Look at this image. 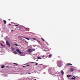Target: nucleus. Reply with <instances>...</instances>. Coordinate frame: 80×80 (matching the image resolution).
Instances as JSON below:
<instances>
[{
    "label": "nucleus",
    "mask_w": 80,
    "mask_h": 80,
    "mask_svg": "<svg viewBox=\"0 0 80 80\" xmlns=\"http://www.w3.org/2000/svg\"><path fill=\"white\" fill-rule=\"evenodd\" d=\"M62 63L63 62H62V61H58L57 63L58 66L59 67H61L62 66Z\"/></svg>",
    "instance_id": "1"
},
{
    "label": "nucleus",
    "mask_w": 80,
    "mask_h": 80,
    "mask_svg": "<svg viewBox=\"0 0 80 80\" xmlns=\"http://www.w3.org/2000/svg\"><path fill=\"white\" fill-rule=\"evenodd\" d=\"M49 73L50 74H51V75H54V74H55V72H54L53 70H52L51 71H49Z\"/></svg>",
    "instance_id": "2"
},
{
    "label": "nucleus",
    "mask_w": 80,
    "mask_h": 80,
    "mask_svg": "<svg viewBox=\"0 0 80 80\" xmlns=\"http://www.w3.org/2000/svg\"><path fill=\"white\" fill-rule=\"evenodd\" d=\"M16 51H17V52H18V53H19L20 54H21L22 53H23V52H21L20 50H19V49H16Z\"/></svg>",
    "instance_id": "3"
},
{
    "label": "nucleus",
    "mask_w": 80,
    "mask_h": 80,
    "mask_svg": "<svg viewBox=\"0 0 80 80\" xmlns=\"http://www.w3.org/2000/svg\"><path fill=\"white\" fill-rule=\"evenodd\" d=\"M28 52L29 53H31L32 52V50L31 48H29L28 49Z\"/></svg>",
    "instance_id": "4"
},
{
    "label": "nucleus",
    "mask_w": 80,
    "mask_h": 80,
    "mask_svg": "<svg viewBox=\"0 0 80 80\" xmlns=\"http://www.w3.org/2000/svg\"><path fill=\"white\" fill-rule=\"evenodd\" d=\"M6 42L7 44V45H8V46H10V43L9 42H8V41H6Z\"/></svg>",
    "instance_id": "5"
},
{
    "label": "nucleus",
    "mask_w": 80,
    "mask_h": 80,
    "mask_svg": "<svg viewBox=\"0 0 80 80\" xmlns=\"http://www.w3.org/2000/svg\"><path fill=\"white\" fill-rule=\"evenodd\" d=\"M71 72H73L74 71V68H71L70 69Z\"/></svg>",
    "instance_id": "6"
},
{
    "label": "nucleus",
    "mask_w": 80,
    "mask_h": 80,
    "mask_svg": "<svg viewBox=\"0 0 80 80\" xmlns=\"http://www.w3.org/2000/svg\"><path fill=\"white\" fill-rule=\"evenodd\" d=\"M61 73H62V75H63V74H64V72H63V71L62 70L61 71Z\"/></svg>",
    "instance_id": "7"
},
{
    "label": "nucleus",
    "mask_w": 80,
    "mask_h": 80,
    "mask_svg": "<svg viewBox=\"0 0 80 80\" xmlns=\"http://www.w3.org/2000/svg\"><path fill=\"white\" fill-rule=\"evenodd\" d=\"M3 22L5 24H6V23H7V21L5 20H3Z\"/></svg>",
    "instance_id": "8"
},
{
    "label": "nucleus",
    "mask_w": 80,
    "mask_h": 80,
    "mask_svg": "<svg viewBox=\"0 0 80 80\" xmlns=\"http://www.w3.org/2000/svg\"><path fill=\"white\" fill-rule=\"evenodd\" d=\"M13 53H14L15 54H17V53H17V52L16 51H14L13 52Z\"/></svg>",
    "instance_id": "9"
},
{
    "label": "nucleus",
    "mask_w": 80,
    "mask_h": 80,
    "mask_svg": "<svg viewBox=\"0 0 80 80\" xmlns=\"http://www.w3.org/2000/svg\"><path fill=\"white\" fill-rule=\"evenodd\" d=\"M1 46H2V47H5V46L4 45H3L2 43H1Z\"/></svg>",
    "instance_id": "10"
},
{
    "label": "nucleus",
    "mask_w": 80,
    "mask_h": 80,
    "mask_svg": "<svg viewBox=\"0 0 80 80\" xmlns=\"http://www.w3.org/2000/svg\"><path fill=\"white\" fill-rule=\"evenodd\" d=\"M11 50H15L14 48L13 47H11Z\"/></svg>",
    "instance_id": "11"
},
{
    "label": "nucleus",
    "mask_w": 80,
    "mask_h": 80,
    "mask_svg": "<svg viewBox=\"0 0 80 80\" xmlns=\"http://www.w3.org/2000/svg\"><path fill=\"white\" fill-rule=\"evenodd\" d=\"M5 68V66L4 65H2V68Z\"/></svg>",
    "instance_id": "12"
},
{
    "label": "nucleus",
    "mask_w": 80,
    "mask_h": 80,
    "mask_svg": "<svg viewBox=\"0 0 80 80\" xmlns=\"http://www.w3.org/2000/svg\"><path fill=\"white\" fill-rule=\"evenodd\" d=\"M75 78H76V77H74L73 78V77H72V79L73 80H75Z\"/></svg>",
    "instance_id": "13"
},
{
    "label": "nucleus",
    "mask_w": 80,
    "mask_h": 80,
    "mask_svg": "<svg viewBox=\"0 0 80 80\" xmlns=\"http://www.w3.org/2000/svg\"><path fill=\"white\" fill-rule=\"evenodd\" d=\"M51 57H52V55L51 54H50L49 55V56H48V57L49 58H51Z\"/></svg>",
    "instance_id": "14"
},
{
    "label": "nucleus",
    "mask_w": 80,
    "mask_h": 80,
    "mask_svg": "<svg viewBox=\"0 0 80 80\" xmlns=\"http://www.w3.org/2000/svg\"><path fill=\"white\" fill-rule=\"evenodd\" d=\"M67 77H68V78H69V77H71V75H67Z\"/></svg>",
    "instance_id": "15"
},
{
    "label": "nucleus",
    "mask_w": 80,
    "mask_h": 80,
    "mask_svg": "<svg viewBox=\"0 0 80 80\" xmlns=\"http://www.w3.org/2000/svg\"><path fill=\"white\" fill-rule=\"evenodd\" d=\"M38 59H42V58H41L40 57H38Z\"/></svg>",
    "instance_id": "16"
},
{
    "label": "nucleus",
    "mask_w": 80,
    "mask_h": 80,
    "mask_svg": "<svg viewBox=\"0 0 80 80\" xmlns=\"http://www.w3.org/2000/svg\"><path fill=\"white\" fill-rule=\"evenodd\" d=\"M68 66H69V63H67V66L68 67Z\"/></svg>",
    "instance_id": "17"
},
{
    "label": "nucleus",
    "mask_w": 80,
    "mask_h": 80,
    "mask_svg": "<svg viewBox=\"0 0 80 80\" xmlns=\"http://www.w3.org/2000/svg\"><path fill=\"white\" fill-rule=\"evenodd\" d=\"M41 40H42V41H43L44 42L45 40H44V39H43V38H41Z\"/></svg>",
    "instance_id": "18"
},
{
    "label": "nucleus",
    "mask_w": 80,
    "mask_h": 80,
    "mask_svg": "<svg viewBox=\"0 0 80 80\" xmlns=\"http://www.w3.org/2000/svg\"><path fill=\"white\" fill-rule=\"evenodd\" d=\"M35 51V49H32V51Z\"/></svg>",
    "instance_id": "19"
},
{
    "label": "nucleus",
    "mask_w": 80,
    "mask_h": 80,
    "mask_svg": "<svg viewBox=\"0 0 80 80\" xmlns=\"http://www.w3.org/2000/svg\"><path fill=\"white\" fill-rule=\"evenodd\" d=\"M26 38V39H27V40H29V38Z\"/></svg>",
    "instance_id": "20"
},
{
    "label": "nucleus",
    "mask_w": 80,
    "mask_h": 80,
    "mask_svg": "<svg viewBox=\"0 0 80 80\" xmlns=\"http://www.w3.org/2000/svg\"><path fill=\"white\" fill-rule=\"evenodd\" d=\"M14 65H18V64L16 63H13Z\"/></svg>",
    "instance_id": "21"
},
{
    "label": "nucleus",
    "mask_w": 80,
    "mask_h": 80,
    "mask_svg": "<svg viewBox=\"0 0 80 80\" xmlns=\"http://www.w3.org/2000/svg\"><path fill=\"white\" fill-rule=\"evenodd\" d=\"M15 45L16 46H18V44H15Z\"/></svg>",
    "instance_id": "22"
},
{
    "label": "nucleus",
    "mask_w": 80,
    "mask_h": 80,
    "mask_svg": "<svg viewBox=\"0 0 80 80\" xmlns=\"http://www.w3.org/2000/svg\"><path fill=\"white\" fill-rule=\"evenodd\" d=\"M69 65H70V66L72 65V64H71V63H69Z\"/></svg>",
    "instance_id": "23"
},
{
    "label": "nucleus",
    "mask_w": 80,
    "mask_h": 80,
    "mask_svg": "<svg viewBox=\"0 0 80 80\" xmlns=\"http://www.w3.org/2000/svg\"><path fill=\"white\" fill-rule=\"evenodd\" d=\"M15 25L16 27H18V25H17V24H15Z\"/></svg>",
    "instance_id": "24"
},
{
    "label": "nucleus",
    "mask_w": 80,
    "mask_h": 80,
    "mask_svg": "<svg viewBox=\"0 0 80 80\" xmlns=\"http://www.w3.org/2000/svg\"><path fill=\"white\" fill-rule=\"evenodd\" d=\"M32 39H33V40H36V39H35V38H33Z\"/></svg>",
    "instance_id": "25"
},
{
    "label": "nucleus",
    "mask_w": 80,
    "mask_h": 80,
    "mask_svg": "<svg viewBox=\"0 0 80 80\" xmlns=\"http://www.w3.org/2000/svg\"><path fill=\"white\" fill-rule=\"evenodd\" d=\"M27 66H30V65L28 64L26 65Z\"/></svg>",
    "instance_id": "26"
},
{
    "label": "nucleus",
    "mask_w": 80,
    "mask_h": 80,
    "mask_svg": "<svg viewBox=\"0 0 80 80\" xmlns=\"http://www.w3.org/2000/svg\"><path fill=\"white\" fill-rule=\"evenodd\" d=\"M31 73H32L29 72V73H28V74H31Z\"/></svg>",
    "instance_id": "27"
},
{
    "label": "nucleus",
    "mask_w": 80,
    "mask_h": 80,
    "mask_svg": "<svg viewBox=\"0 0 80 80\" xmlns=\"http://www.w3.org/2000/svg\"><path fill=\"white\" fill-rule=\"evenodd\" d=\"M35 65H38V63H37L35 64Z\"/></svg>",
    "instance_id": "28"
},
{
    "label": "nucleus",
    "mask_w": 80,
    "mask_h": 80,
    "mask_svg": "<svg viewBox=\"0 0 80 80\" xmlns=\"http://www.w3.org/2000/svg\"><path fill=\"white\" fill-rule=\"evenodd\" d=\"M26 67L25 66H23V67Z\"/></svg>",
    "instance_id": "29"
},
{
    "label": "nucleus",
    "mask_w": 80,
    "mask_h": 80,
    "mask_svg": "<svg viewBox=\"0 0 80 80\" xmlns=\"http://www.w3.org/2000/svg\"><path fill=\"white\" fill-rule=\"evenodd\" d=\"M42 58L45 57V56H42Z\"/></svg>",
    "instance_id": "30"
},
{
    "label": "nucleus",
    "mask_w": 80,
    "mask_h": 80,
    "mask_svg": "<svg viewBox=\"0 0 80 80\" xmlns=\"http://www.w3.org/2000/svg\"><path fill=\"white\" fill-rule=\"evenodd\" d=\"M43 65V64H40L39 65Z\"/></svg>",
    "instance_id": "31"
},
{
    "label": "nucleus",
    "mask_w": 80,
    "mask_h": 80,
    "mask_svg": "<svg viewBox=\"0 0 80 80\" xmlns=\"http://www.w3.org/2000/svg\"><path fill=\"white\" fill-rule=\"evenodd\" d=\"M19 27H20V28H22V26H20Z\"/></svg>",
    "instance_id": "32"
},
{
    "label": "nucleus",
    "mask_w": 80,
    "mask_h": 80,
    "mask_svg": "<svg viewBox=\"0 0 80 80\" xmlns=\"http://www.w3.org/2000/svg\"><path fill=\"white\" fill-rule=\"evenodd\" d=\"M13 30H11V32H13Z\"/></svg>",
    "instance_id": "33"
},
{
    "label": "nucleus",
    "mask_w": 80,
    "mask_h": 80,
    "mask_svg": "<svg viewBox=\"0 0 80 80\" xmlns=\"http://www.w3.org/2000/svg\"><path fill=\"white\" fill-rule=\"evenodd\" d=\"M8 67V66H6V68H7V67Z\"/></svg>",
    "instance_id": "34"
},
{
    "label": "nucleus",
    "mask_w": 80,
    "mask_h": 80,
    "mask_svg": "<svg viewBox=\"0 0 80 80\" xmlns=\"http://www.w3.org/2000/svg\"><path fill=\"white\" fill-rule=\"evenodd\" d=\"M26 42L27 43H28V42L26 41Z\"/></svg>",
    "instance_id": "35"
},
{
    "label": "nucleus",
    "mask_w": 80,
    "mask_h": 80,
    "mask_svg": "<svg viewBox=\"0 0 80 80\" xmlns=\"http://www.w3.org/2000/svg\"><path fill=\"white\" fill-rule=\"evenodd\" d=\"M11 25V24H9V25Z\"/></svg>",
    "instance_id": "36"
},
{
    "label": "nucleus",
    "mask_w": 80,
    "mask_h": 80,
    "mask_svg": "<svg viewBox=\"0 0 80 80\" xmlns=\"http://www.w3.org/2000/svg\"><path fill=\"white\" fill-rule=\"evenodd\" d=\"M52 62H54V61H52Z\"/></svg>",
    "instance_id": "37"
},
{
    "label": "nucleus",
    "mask_w": 80,
    "mask_h": 80,
    "mask_svg": "<svg viewBox=\"0 0 80 80\" xmlns=\"http://www.w3.org/2000/svg\"><path fill=\"white\" fill-rule=\"evenodd\" d=\"M9 20H10V19H9Z\"/></svg>",
    "instance_id": "38"
},
{
    "label": "nucleus",
    "mask_w": 80,
    "mask_h": 80,
    "mask_svg": "<svg viewBox=\"0 0 80 80\" xmlns=\"http://www.w3.org/2000/svg\"><path fill=\"white\" fill-rule=\"evenodd\" d=\"M32 63H33V62H32Z\"/></svg>",
    "instance_id": "39"
}]
</instances>
